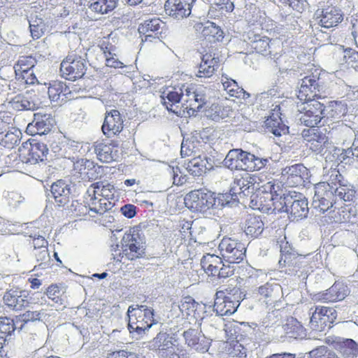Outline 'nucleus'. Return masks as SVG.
<instances>
[{
  "mask_svg": "<svg viewBox=\"0 0 358 358\" xmlns=\"http://www.w3.org/2000/svg\"><path fill=\"white\" fill-rule=\"evenodd\" d=\"M221 83L224 91H226L227 94L231 97L236 99H248L250 97L249 93L238 85V83L235 80L225 75H222Z\"/></svg>",
  "mask_w": 358,
  "mask_h": 358,
  "instance_id": "obj_38",
  "label": "nucleus"
},
{
  "mask_svg": "<svg viewBox=\"0 0 358 358\" xmlns=\"http://www.w3.org/2000/svg\"><path fill=\"white\" fill-rule=\"evenodd\" d=\"M336 162L338 164H343L344 165H352L356 162H358L357 159L354 157L352 152V148H349L348 149H341L338 150V152H336Z\"/></svg>",
  "mask_w": 358,
  "mask_h": 358,
  "instance_id": "obj_48",
  "label": "nucleus"
},
{
  "mask_svg": "<svg viewBox=\"0 0 358 358\" xmlns=\"http://www.w3.org/2000/svg\"><path fill=\"white\" fill-rule=\"evenodd\" d=\"M305 0H274L278 6H288L301 13L304 8Z\"/></svg>",
  "mask_w": 358,
  "mask_h": 358,
  "instance_id": "obj_56",
  "label": "nucleus"
},
{
  "mask_svg": "<svg viewBox=\"0 0 358 358\" xmlns=\"http://www.w3.org/2000/svg\"><path fill=\"white\" fill-rule=\"evenodd\" d=\"M19 142L17 129L10 126V123L0 118V145L12 149Z\"/></svg>",
  "mask_w": 358,
  "mask_h": 358,
  "instance_id": "obj_30",
  "label": "nucleus"
},
{
  "mask_svg": "<svg viewBox=\"0 0 358 358\" xmlns=\"http://www.w3.org/2000/svg\"><path fill=\"white\" fill-rule=\"evenodd\" d=\"M86 194L112 201L114 199L115 187L109 182L106 184L103 182H94L90 185Z\"/></svg>",
  "mask_w": 358,
  "mask_h": 358,
  "instance_id": "obj_33",
  "label": "nucleus"
},
{
  "mask_svg": "<svg viewBox=\"0 0 358 358\" xmlns=\"http://www.w3.org/2000/svg\"><path fill=\"white\" fill-rule=\"evenodd\" d=\"M45 28V24L41 18H36L35 20H32L29 22L31 36H32L34 40L42 37L44 34Z\"/></svg>",
  "mask_w": 358,
  "mask_h": 358,
  "instance_id": "obj_49",
  "label": "nucleus"
},
{
  "mask_svg": "<svg viewBox=\"0 0 358 358\" xmlns=\"http://www.w3.org/2000/svg\"><path fill=\"white\" fill-rule=\"evenodd\" d=\"M234 264V263H229V262H227V263L222 262L215 274H213L211 277L222 279L233 275L234 273V266L231 264Z\"/></svg>",
  "mask_w": 358,
  "mask_h": 358,
  "instance_id": "obj_53",
  "label": "nucleus"
},
{
  "mask_svg": "<svg viewBox=\"0 0 358 358\" xmlns=\"http://www.w3.org/2000/svg\"><path fill=\"white\" fill-rule=\"evenodd\" d=\"M215 9L221 13H229L234 10V2L231 0H215Z\"/></svg>",
  "mask_w": 358,
  "mask_h": 358,
  "instance_id": "obj_57",
  "label": "nucleus"
},
{
  "mask_svg": "<svg viewBox=\"0 0 358 358\" xmlns=\"http://www.w3.org/2000/svg\"><path fill=\"white\" fill-rule=\"evenodd\" d=\"M301 136L306 146L315 152H322L328 144L329 139L326 131H323L318 128L310 127L308 129H305L302 131Z\"/></svg>",
  "mask_w": 358,
  "mask_h": 358,
  "instance_id": "obj_19",
  "label": "nucleus"
},
{
  "mask_svg": "<svg viewBox=\"0 0 358 358\" xmlns=\"http://www.w3.org/2000/svg\"><path fill=\"white\" fill-rule=\"evenodd\" d=\"M202 34L205 38H216L217 39L222 36V31L215 22H208L203 27Z\"/></svg>",
  "mask_w": 358,
  "mask_h": 358,
  "instance_id": "obj_50",
  "label": "nucleus"
},
{
  "mask_svg": "<svg viewBox=\"0 0 358 358\" xmlns=\"http://www.w3.org/2000/svg\"><path fill=\"white\" fill-rule=\"evenodd\" d=\"M182 90H185L183 95L186 96L185 103L182 108L185 110V114L199 111L206 103L204 95L196 92L194 87L189 84H182Z\"/></svg>",
  "mask_w": 358,
  "mask_h": 358,
  "instance_id": "obj_22",
  "label": "nucleus"
},
{
  "mask_svg": "<svg viewBox=\"0 0 358 358\" xmlns=\"http://www.w3.org/2000/svg\"><path fill=\"white\" fill-rule=\"evenodd\" d=\"M13 109L17 111L24 110L29 106V101L24 99L21 95L18 94L13 98L9 102Z\"/></svg>",
  "mask_w": 358,
  "mask_h": 358,
  "instance_id": "obj_59",
  "label": "nucleus"
},
{
  "mask_svg": "<svg viewBox=\"0 0 358 358\" xmlns=\"http://www.w3.org/2000/svg\"><path fill=\"white\" fill-rule=\"evenodd\" d=\"M219 249L227 262L239 263L245 257V245L236 239L224 237L219 245Z\"/></svg>",
  "mask_w": 358,
  "mask_h": 358,
  "instance_id": "obj_11",
  "label": "nucleus"
},
{
  "mask_svg": "<svg viewBox=\"0 0 358 358\" xmlns=\"http://www.w3.org/2000/svg\"><path fill=\"white\" fill-rule=\"evenodd\" d=\"M348 293L347 285L341 282H335L329 289L315 294L313 300L323 303H335L344 299Z\"/></svg>",
  "mask_w": 358,
  "mask_h": 358,
  "instance_id": "obj_21",
  "label": "nucleus"
},
{
  "mask_svg": "<svg viewBox=\"0 0 358 358\" xmlns=\"http://www.w3.org/2000/svg\"><path fill=\"white\" fill-rule=\"evenodd\" d=\"M336 319V311L328 306H315L310 317V327L315 331H323L331 328Z\"/></svg>",
  "mask_w": 358,
  "mask_h": 358,
  "instance_id": "obj_12",
  "label": "nucleus"
},
{
  "mask_svg": "<svg viewBox=\"0 0 358 358\" xmlns=\"http://www.w3.org/2000/svg\"><path fill=\"white\" fill-rule=\"evenodd\" d=\"M48 152L45 144L32 140L22 144L18 148V157L22 162L36 164L45 159Z\"/></svg>",
  "mask_w": 358,
  "mask_h": 358,
  "instance_id": "obj_6",
  "label": "nucleus"
},
{
  "mask_svg": "<svg viewBox=\"0 0 358 358\" xmlns=\"http://www.w3.org/2000/svg\"><path fill=\"white\" fill-rule=\"evenodd\" d=\"M117 5V0H92L89 8L97 14L105 15L113 11Z\"/></svg>",
  "mask_w": 358,
  "mask_h": 358,
  "instance_id": "obj_43",
  "label": "nucleus"
},
{
  "mask_svg": "<svg viewBox=\"0 0 358 358\" xmlns=\"http://www.w3.org/2000/svg\"><path fill=\"white\" fill-rule=\"evenodd\" d=\"M262 183L256 185L255 190L262 191V194L266 196L256 195L250 201V207L255 210L266 212L272 208H276V203L280 201V198L283 197L280 196V187L276 186L275 180Z\"/></svg>",
  "mask_w": 358,
  "mask_h": 358,
  "instance_id": "obj_4",
  "label": "nucleus"
},
{
  "mask_svg": "<svg viewBox=\"0 0 358 358\" xmlns=\"http://www.w3.org/2000/svg\"><path fill=\"white\" fill-rule=\"evenodd\" d=\"M320 85L315 76H305L301 80V87L298 91L297 98L303 102L316 101L315 99H320L318 94Z\"/></svg>",
  "mask_w": 358,
  "mask_h": 358,
  "instance_id": "obj_23",
  "label": "nucleus"
},
{
  "mask_svg": "<svg viewBox=\"0 0 358 358\" xmlns=\"http://www.w3.org/2000/svg\"><path fill=\"white\" fill-rule=\"evenodd\" d=\"M271 39L268 37L255 36V40L251 41V48L254 51L263 55H270L269 43Z\"/></svg>",
  "mask_w": 358,
  "mask_h": 358,
  "instance_id": "obj_47",
  "label": "nucleus"
},
{
  "mask_svg": "<svg viewBox=\"0 0 358 358\" xmlns=\"http://www.w3.org/2000/svg\"><path fill=\"white\" fill-rule=\"evenodd\" d=\"M287 184L289 187L303 186L309 178L308 169L301 164L289 166L285 169Z\"/></svg>",
  "mask_w": 358,
  "mask_h": 358,
  "instance_id": "obj_26",
  "label": "nucleus"
},
{
  "mask_svg": "<svg viewBox=\"0 0 358 358\" xmlns=\"http://www.w3.org/2000/svg\"><path fill=\"white\" fill-rule=\"evenodd\" d=\"M164 28V22L157 17H154L141 22L138 27V32L144 37L143 41H152V38L157 39L162 38Z\"/></svg>",
  "mask_w": 358,
  "mask_h": 358,
  "instance_id": "obj_25",
  "label": "nucleus"
},
{
  "mask_svg": "<svg viewBox=\"0 0 358 358\" xmlns=\"http://www.w3.org/2000/svg\"><path fill=\"white\" fill-rule=\"evenodd\" d=\"M28 237L29 244L32 245L35 250L48 247V241L45 237L36 234H31Z\"/></svg>",
  "mask_w": 358,
  "mask_h": 358,
  "instance_id": "obj_58",
  "label": "nucleus"
},
{
  "mask_svg": "<svg viewBox=\"0 0 358 358\" xmlns=\"http://www.w3.org/2000/svg\"><path fill=\"white\" fill-rule=\"evenodd\" d=\"M69 93V89L66 84L59 80H54L48 88V94H49L51 101L64 100Z\"/></svg>",
  "mask_w": 358,
  "mask_h": 358,
  "instance_id": "obj_41",
  "label": "nucleus"
},
{
  "mask_svg": "<svg viewBox=\"0 0 358 358\" xmlns=\"http://www.w3.org/2000/svg\"><path fill=\"white\" fill-rule=\"evenodd\" d=\"M76 169L80 177L85 180H96L100 175V167L88 159L78 162Z\"/></svg>",
  "mask_w": 358,
  "mask_h": 358,
  "instance_id": "obj_36",
  "label": "nucleus"
},
{
  "mask_svg": "<svg viewBox=\"0 0 358 358\" xmlns=\"http://www.w3.org/2000/svg\"><path fill=\"white\" fill-rule=\"evenodd\" d=\"M108 358H138L136 355L132 352L126 350H119L112 352L108 356Z\"/></svg>",
  "mask_w": 358,
  "mask_h": 358,
  "instance_id": "obj_63",
  "label": "nucleus"
},
{
  "mask_svg": "<svg viewBox=\"0 0 358 358\" xmlns=\"http://www.w3.org/2000/svg\"><path fill=\"white\" fill-rule=\"evenodd\" d=\"M196 0H166L165 11L170 16L182 19L190 15Z\"/></svg>",
  "mask_w": 358,
  "mask_h": 358,
  "instance_id": "obj_24",
  "label": "nucleus"
},
{
  "mask_svg": "<svg viewBox=\"0 0 358 358\" xmlns=\"http://www.w3.org/2000/svg\"><path fill=\"white\" fill-rule=\"evenodd\" d=\"M183 338L187 346H190L200 352H206L208 350V343L203 339H200L199 332L194 329H189L183 331Z\"/></svg>",
  "mask_w": 358,
  "mask_h": 358,
  "instance_id": "obj_37",
  "label": "nucleus"
},
{
  "mask_svg": "<svg viewBox=\"0 0 358 358\" xmlns=\"http://www.w3.org/2000/svg\"><path fill=\"white\" fill-rule=\"evenodd\" d=\"M266 129L275 136H281L288 133L289 127L281 118L280 106H275L272 109L271 115L264 121Z\"/></svg>",
  "mask_w": 358,
  "mask_h": 358,
  "instance_id": "obj_27",
  "label": "nucleus"
},
{
  "mask_svg": "<svg viewBox=\"0 0 358 358\" xmlns=\"http://www.w3.org/2000/svg\"><path fill=\"white\" fill-rule=\"evenodd\" d=\"M357 191L350 184L341 182H319L315 185L314 201L317 203L320 211L326 212L334 207L341 211L339 220L348 222L356 215L352 204L356 201Z\"/></svg>",
  "mask_w": 358,
  "mask_h": 358,
  "instance_id": "obj_1",
  "label": "nucleus"
},
{
  "mask_svg": "<svg viewBox=\"0 0 358 358\" xmlns=\"http://www.w3.org/2000/svg\"><path fill=\"white\" fill-rule=\"evenodd\" d=\"M222 259L219 256L215 254L207 253L203 255L201 259V266L203 271L208 274V276L215 275L217 269L222 265Z\"/></svg>",
  "mask_w": 358,
  "mask_h": 358,
  "instance_id": "obj_39",
  "label": "nucleus"
},
{
  "mask_svg": "<svg viewBox=\"0 0 358 358\" xmlns=\"http://www.w3.org/2000/svg\"><path fill=\"white\" fill-rule=\"evenodd\" d=\"M60 73L67 80L75 81L84 77L86 72L85 59L76 55H68L60 64Z\"/></svg>",
  "mask_w": 358,
  "mask_h": 358,
  "instance_id": "obj_7",
  "label": "nucleus"
},
{
  "mask_svg": "<svg viewBox=\"0 0 358 358\" xmlns=\"http://www.w3.org/2000/svg\"><path fill=\"white\" fill-rule=\"evenodd\" d=\"M16 329L14 320L11 317H0V334L4 336H10Z\"/></svg>",
  "mask_w": 358,
  "mask_h": 358,
  "instance_id": "obj_51",
  "label": "nucleus"
},
{
  "mask_svg": "<svg viewBox=\"0 0 358 358\" xmlns=\"http://www.w3.org/2000/svg\"><path fill=\"white\" fill-rule=\"evenodd\" d=\"M72 208L73 213H75L77 217H85L87 215H90L91 217L92 215L90 206L85 203V199L82 202L76 201L73 203Z\"/></svg>",
  "mask_w": 358,
  "mask_h": 358,
  "instance_id": "obj_52",
  "label": "nucleus"
},
{
  "mask_svg": "<svg viewBox=\"0 0 358 358\" xmlns=\"http://www.w3.org/2000/svg\"><path fill=\"white\" fill-rule=\"evenodd\" d=\"M238 289L227 288L215 294V308L217 314L224 316L234 314L239 306Z\"/></svg>",
  "mask_w": 358,
  "mask_h": 358,
  "instance_id": "obj_5",
  "label": "nucleus"
},
{
  "mask_svg": "<svg viewBox=\"0 0 358 358\" xmlns=\"http://www.w3.org/2000/svg\"><path fill=\"white\" fill-rule=\"evenodd\" d=\"M335 350L343 356L344 358L353 357L358 353V347L351 338H347L342 341L334 342V344Z\"/></svg>",
  "mask_w": 358,
  "mask_h": 358,
  "instance_id": "obj_42",
  "label": "nucleus"
},
{
  "mask_svg": "<svg viewBox=\"0 0 358 358\" xmlns=\"http://www.w3.org/2000/svg\"><path fill=\"white\" fill-rule=\"evenodd\" d=\"M85 203L90 206L92 210V217H94L96 215H103L108 210H110L114 206V203L111 201L102 199L99 197L92 196L90 194L85 193Z\"/></svg>",
  "mask_w": 358,
  "mask_h": 358,
  "instance_id": "obj_34",
  "label": "nucleus"
},
{
  "mask_svg": "<svg viewBox=\"0 0 358 358\" xmlns=\"http://www.w3.org/2000/svg\"><path fill=\"white\" fill-rule=\"evenodd\" d=\"M199 303L191 296H185L179 302L178 308L183 317L196 318V308Z\"/></svg>",
  "mask_w": 358,
  "mask_h": 358,
  "instance_id": "obj_44",
  "label": "nucleus"
},
{
  "mask_svg": "<svg viewBox=\"0 0 358 358\" xmlns=\"http://www.w3.org/2000/svg\"><path fill=\"white\" fill-rule=\"evenodd\" d=\"M215 202L213 193L203 189L192 190L185 197L186 207L194 212H204L211 208Z\"/></svg>",
  "mask_w": 358,
  "mask_h": 358,
  "instance_id": "obj_8",
  "label": "nucleus"
},
{
  "mask_svg": "<svg viewBox=\"0 0 358 358\" xmlns=\"http://www.w3.org/2000/svg\"><path fill=\"white\" fill-rule=\"evenodd\" d=\"M304 103L306 106L301 111V122L306 127H315L323 119L326 106L318 101H310Z\"/></svg>",
  "mask_w": 358,
  "mask_h": 358,
  "instance_id": "obj_14",
  "label": "nucleus"
},
{
  "mask_svg": "<svg viewBox=\"0 0 358 358\" xmlns=\"http://www.w3.org/2000/svg\"><path fill=\"white\" fill-rule=\"evenodd\" d=\"M124 120L118 110L112 109L106 112L105 119L101 126V131L107 138L118 136L122 131Z\"/></svg>",
  "mask_w": 358,
  "mask_h": 358,
  "instance_id": "obj_18",
  "label": "nucleus"
},
{
  "mask_svg": "<svg viewBox=\"0 0 358 358\" xmlns=\"http://www.w3.org/2000/svg\"><path fill=\"white\" fill-rule=\"evenodd\" d=\"M31 297L28 292L10 289L3 296V304L12 311H21L29 307Z\"/></svg>",
  "mask_w": 358,
  "mask_h": 358,
  "instance_id": "obj_17",
  "label": "nucleus"
},
{
  "mask_svg": "<svg viewBox=\"0 0 358 358\" xmlns=\"http://www.w3.org/2000/svg\"><path fill=\"white\" fill-rule=\"evenodd\" d=\"M45 294L55 304L63 305L66 296L65 289L59 284H51L47 287Z\"/></svg>",
  "mask_w": 358,
  "mask_h": 358,
  "instance_id": "obj_45",
  "label": "nucleus"
},
{
  "mask_svg": "<svg viewBox=\"0 0 358 358\" xmlns=\"http://www.w3.org/2000/svg\"><path fill=\"white\" fill-rule=\"evenodd\" d=\"M218 66H220V59L215 56V53L209 50L202 56L199 66L198 73L196 76L199 78H210L215 73Z\"/></svg>",
  "mask_w": 358,
  "mask_h": 358,
  "instance_id": "obj_28",
  "label": "nucleus"
},
{
  "mask_svg": "<svg viewBox=\"0 0 358 358\" xmlns=\"http://www.w3.org/2000/svg\"><path fill=\"white\" fill-rule=\"evenodd\" d=\"M282 292L281 287L278 283L266 282L259 286L258 293L267 303H273L277 300Z\"/></svg>",
  "mask_w": 358,
  "mask_h": 358,
  "instance_id": "obj_40",
  "label": "nucleus"
},
{
  "mask_svg": "<svg viewBox=\"0 0 358 358\" xmlns=\"http://www.w3.org/2000/svg\"><path fill=\"white\" fill-rule=\"evenodd\" d=\"M184 94L182 87H166L161 94L162 104L170 112L178 116L185 115V110L179 108L178 104L181 101Z\"/></svg>",
  "mask_w": 358,
  "mask_h": 358,
  "instance_id": "obj_15",
  "label": "nucleus"
},
{
  "mask_svg": "<svg viewBox=\"0 0 358 358\" xmlns=\"http://www.w3.org/2000/svg\"><path fill=\"white\" fill-rule=\"evenodd\" d=\"M262 182L259 174H250L248 172L235 176L232 189L236 194H250L255 190L256 185Z\"/></svg>",
  "mask_w": 358,
  "mask_h": 358,
  "instance_id": "obj_20",
  "label": "nucleus"
},
{
  "mask_svg": "<svg viewBox=\"0 0 358 358\" xmlns=\"http://www.w3.org/2000/svg\"><path fill=\"white\" fill-rule=\"evenodd\" d=\"M292 197H280V201H278L280 205L276 204V207L274 208L289 213L294 220L305 218L309 212L307 200L305 198L295 199L292 201Z\"/></svg>",
  "mask_w": 358,
  "mask_h": 358,
  "instance_id": "obj_13",
  "label": "nucleus"
},
{
  "mask_svg": "<svg viewBox=\"0 0 358 358\" xmlns=\"http://www.w3.org/2000/svg\"><path fill=\"white\" fill-rule=\"evenodd\" d=\"M128 331L141 336L155 324L154 310L145 306H130L127 310Z\"/></svg>",
  "mask_w": 358,
  "mask_h": 358,
  "instance_id": "obj_3",
  "label": "nucleus"
},
{
  "mask_svg": "<svg viewBox=\"0 0 358 358\" xmlns=\"http://www.w3.org/2000/svg\"><path fill=\"white\" fill-rule=\"evenodd\" d=\"M224 162V166L230 170L254 172L264 169L268 163V159L259 158L241 149H232L227 154Z\"/></svg>",
  "mask_w": 358,
  "mask_h": 358,
  "instance_id": "obj_2",
  "label": "nucleus"
},
{
  "mask_svg": "<svg viewBox=\"0 0 358 358\" xmlns=\"http://www.w3.org/2000/svg\"><path fill=\"white\" fill-rule=\"evenodd\" d=\"M47 121L48 117L46 115L37 113L34 115L32 123L34 125L36 126L39 132H41V134H43L50 131V126Z\"/></svg>",
  "mask_w": 358,
  "mask_h": 358,
  "instance_id": "obj_54",
  "label": "nucleus"
},
{
  "mask_svg": "<svg viewBox=\"0 0 358 358\" xmlns=\"http://www.w3.org/2000/svg\"><path fill=\"white\" fill-rule=\"evenodd\" d=\"M50 190L55 202L59 206H63L68 203L70 196V187L64 180H58L52 183Z\"/></svg>",
  "mask_w": 358,
  "mask_h": 358,
  "instance_id": "obj_35",
  "label": "nucleus"
},
{
  "mask_svg": "<svg viewBox=\"0 0 358 358\" xmlns=\"http://www.w3.org/2000/svg\"><path fill=\"white\" fill-rule=\"evenodd\" d=\"M242 229L246 236L256 238L263 233L264 223L259 215L249 214L242 222Z\"/></svg>",
  "mask_w": 358,
  "mask_h": 358,
  "instance_id": "obj_29",
  "label": "nucleus"
},
{
  "mask_svg": "<svg viewBox=\"0 0 358 358\" xmlns=\"http://www.w3.org/2000/svg\"><path fill=\"white\" fill-rule=\"evenodd\" d=\"M136 207L132 204H127L120 208L122 210V215L128 219H131L135 217L136 214Z\"/></svg>",
  "mask_w": 358,
  "mask_h": 358,
  "instance_id": "obj_62",
  "label": "nucleus"
},
{
  "mask_svg": "<svg viewBox=\"0 0 358 358\" xmlns=\"http://www.w3.org/2000/svg\"><path fill=\"white\" fill-rule=\"evenodd\" d=\"M117 148L118 143L113 140L109 142H96L94 145V152L99 160L106 163L114 160Z\"/></svg>",
  "mask_w": 358,
  "mask_h": 358,
  "instance_id": "obj_31",
  "label": "nucleus"
},
{
  "mask_svg": "<svg viewBox=\"0 0 358 358\" xmlns=\"http://www.w3.org/2000/svg\"><path fill=\"white\" fill-rule=\"evenodd\" d=\"M208 160L206 157H196L187 163V169L192 176H199L208 169L207 167Z\"/></svg>",
  "mask_w": 358,
  "mask_h": 358,
  "instance_id": "obj_46",
  "label": "nucleus"
},
{
  "mask_svg": "<svg viewBox=\"0 0 358 358\" xmlns=\"http://www.w3.org/2000/svg\"><path fill=\"white\" fill-rule=\"evenodd\" d=\"M343 20V14L335 6H328L320 15V24L325 28L335 27Z\"/></svg>",
  "mask_w": 358,
  "mask_h": 358,
  "instance_id": "obj_32",
  "label": "nucleus"
},
{
  "mask_svg": "<svg viewBox=\"0 0 358 358\" xmlns=\"http://www.w3.org/2000/svg\"><path fill=\"white\" fill-rule=\"evenodd\" d=\"M228 352L231 357H246V352L241 343L233 341L229 343Z\"/></svg>",
  "mask_w": 358,
  "mask_h": 358,
  "instance_id": "obj_55",
  "label": "nucleus"
},
{
  "mask_svg": "<svg viewBox=\"0 0 358 358\" xmlns=\"http://www.w3.org/2000/svg\"><path fill=\"white\" fill-rule=\"evenodd\" d=\"M37 60L31 55H22L14 64L13 69L17 80L27 85H33L37 82L34 73V67Z\"/></svg>",
  "mask_w": 358,
  "mask_h": 358,
  "instance_id": "obj_9",
  "label": "nucleus"
},
{
  "mask_svg": "<svg viewBox=\"0 0 358 358\" xmlns=\"http://www.w3.org/2000/svg\"><path fill=\"white\" fill-rule=\"evenodd\" d=\"M43 314V310H26L20 315L21 321L25 323L39 320Z\"/></svg>",
  "mask_w": 358,
  "mask_h": 358,
  "instance_id": "obj_60",
  "label": "nucleus"
},
{
  "mask_svg": "<svg viewBox=\"0 0 358 358\" xmlns=\"http://www.w3.org/2000/svg\"><path fill=\"white\" fill-rule=\"evenodd\" d=\"M106 66L115 69H122L124 66L122 62L115 59L110 52L106 55Z\"/></svg>",
  "mask_w": 358,
  "mask_h": 358,
  "instance_id": "obj_61",
  "label": "nucleus"
},
{
  "mask_svg": "<svg viewBox=\"0 0 358 358\" xmlns=\"http://www.w3.org/2000/svg\"><path fill=\"white\" fill-rule=\"evenodd\" d=\"M177 340L166 333L160 332L153 338V348L162 352L166 358L178 357L179 348Z\"/></svg>",
  "mask_w": 358,
  "mask_h": 358,
  "instance_id": "obj_16",
  "label": "nucleus"
},
{
  "mask_svg": "<svg viewBox=\"0 0 358 358\" xmlns=\"http://www.w3.org/2000/svg\"><path fill=\"white\" fill-rule=\"evenodd\" d=\"M266 358H296V355L291 352L275 353Z\"/></svg>",
  "mask_w": 358,
  "mask_h": 358,
  "instance_id": "obj_64",
  "label": "nucleus"
},
{
  "mask_svg": "<svg viewBox=\"0 0 358 358\" xmlns=\"http://www.w3.org/2000/svg\"><path fill=\"white\" fill-rule=\"evenodd\" d=\"M123 254L128 260L134 261L145 255V243L136 230H130L123 237Z\"/></svg>",
  "mask_w": 358,
  "mask_h": 358,
  "instance_id": "obj_10",
  "label": "nucleus"
}]
</instances>
